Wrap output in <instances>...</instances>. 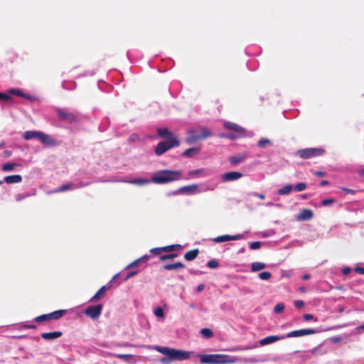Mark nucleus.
<instances>
[{
  "mask_svg": "<svg viewBox=\"0 0 364 364\" xmlns=\"http://www.w3.org/2000/svg\"><path fill=\"white\" fill-rule=\"evenodd\" d=\"M153 348L161 354L166 355V357L161 359V363L163 364H170L171 361L173 360H188L191 353V352L160 346H156Z\"/></svg>",
  "mask_w": 364,
  "mask_h": 364,
  "instance_id": "1",
  "label": "nucleus"
},
{
  "mask_svg": "<svg viewBox=\"0 0 364 364\" xmlns=\"http://www.w3.org/2000/svg\"><path fill=\"white\" fill-rule=\"evenodd\" d=\"M183 178L181 171L164 169L153 173L151 181L156 184H164Z\"/></svg>",
  "mask_w": 364,
  "mask_h": 364,
  "instance_id": "2",
  "label": "nucleus"
},
{
  "mask_svg": "<svg viewBox=\"0 0 364 364\" xmlns=\"http://www.w3.org/2000/svg\"><path fill=\"white\" fill-rule=\"evenodd\" d=\"M188 136L186 139L188 144H193L200 140L207 139L212 136L211 132L205 127H198L194 129H189L187 132Z\"/></svg>",
  "mask_w": 364,
  "mask_h": 364,
  "instance_id": "3",
  "label": "nucleus"
},
{
  "mask_svg": "<svg viewBox=\"0 0 364 364\" xmlns=\"http://www.w3.org/2000/svg\"><path fill=\"white\" fill-rule=\"evenodd\" d=\"M179 144L180 141L178 139H173L172 140L161 141L156 145L154 149V152L156 155L160 156L170 149L178 146Z\"/></svg>",
  "mask_w": 364,
  "mask_h": 364,
  "instance_id": "4",
  "label": "nucleus"
},
{
  "mask_svg": "<svg viewBox=\"0 0 364 364\" xmlns=\"http://www.w3.org/2000/svg\"><path fill=\"white\" fill-rule=\"evenodd\" d=\"M56 112L58 118L68 123H74L79 122L80 117L76 112H70L63 108H57Z\"/></svg>",
  "mask_w": 364,
  "mask_h": 364,
  "instance_id": "5",
  "label": "nucleus"
},
{
  "mask_svg": "<svg viewBox=\"0 0 364 364\" xmlns=\"http://www.w3.org/2000/svg\"><path fill=\"white\" fill-rule=\"evenodd\" d=\"M66 310H57L53 312L47 314H42L41 316H36L34 318V321L37 323H42L44 321H48L50 320H58L62 318L65 314Z\"/></svg>",
  "mask_w": 364,
  "mask_h": 364,
  "instance_id": "6",
  "label": "nucleus"
},
{
  "mask_svg": "<svg viewBox=\"0 0 364 364\" xmlns=\"http://www.w3.org/2000/svg\"><path fill=\"white\" fill-rule=\"evenodd\" d=\"M10 95L21 97L29 100H33L34 99L33 96L23 92L19 89L11 88L7 90V93L0 92V100H2L4 101H8L11 100V97Z\"/></svg>",
  "mask_w": 364,
  "mask_h": 364,
  "instance_id": "7",
  "label": "nucleus"
},
{
  "mask_svg": "<svg viewBox=\"0 0 364 364\" xmlns=\"http://www.w3.org/2000/svg\"><path fill=\"white\" fill-rule=\"evenodd\" d=\"M324 152L322 149L318 148H307L299 149L296 151V155L301 159H310L315 156H321Z\"/></svg>",
  "mask_w": 364,
  "mask_h": 364,
  "instance_id": "8",
  "label": "nucleus"
},
{
  "mask_svg": "<svg viewBox=\"0 0 364 364\" xmlns=\"http://www.w3.org/2000/svg\"><path fill=\"white\" fill-rule=\"evenodd\" d=\"M102 311V305L97 304L95 306H90L85 310V314L90 318L95 320L97 319Z\"/></svg>",
  "mask_w": 364,
  "mask_h": 364,
  "instance_id": "9",
  "label": "nucleus"
},
{
  "mask_svg": "<svg viewBox=\"0 0 364 364\" xmlns=\"http://www.w3.org/2000/svg\"><path fill=\"white\" fill-rule=\"evenodd\" d=\"M316 333V330L313 328H308V329H300V330H295L292 331L291 332H289L285 337L287 338H292V337H301L305 336L307 335H311Z\"/></svg>",
  "mask_w": 364,
  "mask_h": 364,
  "instance_id": "10",
  "label": "nucleus"
},
{
  "mask_svg": "<svg viewBox=\"0 0 364 364\" xmlns=\"http://www.w3.org/2000/svg\"><path fill=\"white\" fill-rule=\"evenodd\" d=\"M38 139L43 144L50 146H55L58 144L55 139H53L50 135L42 132H40Z\"/></svg>",
  "mask_w": 364,
  "mask_h": 364,
  "instance_id": "11",
  "label": "nucleus"
},
{
  "mask_svg": "<svg viewBox=\"0 0 364 364\" xmlns=\"http://www.w3.org/2000/svg\"><path fill=\"white\" fill-rule=\"evenodd\" d=\"M242 177V173L237 171L227 172L221 176L223 182L236 181Z\"/></svg>",
  "mask_w": 364,
  "mask_h": 364,
  "instance_id": "12",
  "label": "nucleus"
},
{
  "mask_svg": "<svg viewBox=\"0 0 364 364\" xmlns=\"http://www.w3.org/2000/svg\"><path fill=\"white\" fill-rule=\"evenodd\" d=\"M242 237H243V235L242 234H237V235H232V236H230L228 235H220L217 237H215L213 239V241L219 243V242H226V241H229V240H240V239H242Z\"/></svg>",
  "mask_w": 364,
  "mask_h": 364,
  "instance_id": "13",
  "label": "nucleus"
},
{
  "mask_svg": "<svg viewBox=\"0 0 364 364\" xmlns=\"http://www.w3.org/2000/svg\"><path fill=\"white\" fill-rule=\"evenodd\" d=\"M158 135L161 138L166 139L168 140H172L173 139H177L174 134L170 132L166 127L159 128L156 130Z\"/></svg>",
  "mask_w": 364,
  "mask_h": 364,
  "instance_id": "14",
  "label": "nucleus"
},
{
  "mask_svg": "<svg viewBox=\"0 0 364 364\" xmlns=\"http://www.w3.org/2000/svg\"><path fill=\"white\" fill-rule=\"evenodd\" d=\"M218 355H200V360L202 363L216 364L219 361L216 360Z\"/></svg>",
  "mask_w": 364,
  "mask_h": 364,
  "instance_id": "15",
  "label": "nucleus"
},
{
  "mask_svg": "<svg viewBox=\"0 0 364 364\" xmlns=\"http://www.w3.org/2000/svg\"><path fill=\"white\" fill-rule=\"evenodd\" d=\"M314 216L313 211L310 209H303L297 216L298 220H309Z\"/></svg>",
  "mask_w": 364,
  "mask_h": 364,
  "instance_id": "16",
  "label": "nucleus"
},
{
  "mask_svg": "<svg viewBox=\"0 0 364 364\" xmlns=\"http://www.w3.org/2000/svg\"><path fill=\"white\" fill-rule=\"evenodd\" d=\"M198 186L197 184H191L181 187L178 190V192L181 193L194 194L198 192Z\"/></svg>",
  "mask_w": 364,
  "mask_h": 364,
  "instance_id": "17",
  "label": "nucleus"
},
{
  "mask_svg": "<svg viewBox=\"0 0 364 364\" xmlns=\"http://www.w3.org/2000/svg\"><path fill=\"white\" fill-rule=\"evenodd\" d=\"M62 335L63 333L61 331H54L49 333H43L41 334V337L44 340L51 341L60 338V336H62Z\"/></svg>",
  "mask_w": 364,
  "mask_h": 364,
  "instance_id": "18",
  "label": "nucleus"
},
{
  "mask_svg": "<svg viewBox=\"0 0 364 364\" xmlns=\"http://www.w3.org/2000/svg\"><path fill=\"white\" fill-rule=\"evenodd\" d=\"M184 267H185L184 264H183L181 262H175L173 264H166L162 267L163 269H164V270H176V269H183Z\"/></svg>",
  "mask_w": 364,
  "mask_h": 364,
  "instance_id": "19",
  "label": "nucleus"
},
{
  "mask_svg": "<svg viewBox=\"0 0 364 364\" xmlns=\"http://www.w3.org/2000/svg\"><path fill=\"white\" fill-rule=\"evenodd\" d=\"M247 156L245 154H238L237 156H232L230 157L229 161L232 166L237 165L238 164L242 162Z\"/></svg>",
  "mask_w": 364,
  "mask_h": 364,
  "instance_id": "20",
  "label": "nucleus"
},
{
  "mask_svg": "<svg viewBox=\"0 0 364 364\" xmlns=\"http://www.w3.org/2000/svg\"><path fill=\"white\" fill-rule=\"evenodd\" d=\"M284 338V337H282V338ZM280 339H282V338L278 336H270L265 337L264 338L260 340L259 344L261 346H265V345L272 343L273 342L277 341Z\"/></svg>",
  "mask_w": 364,
  "mask_h": 364,
  "instance_id": "21",
  "label": "nucleus"
},
{
  "mask_svg": "<svg viewBox=\"0 0 364 364\" xmlns=\"http://www.w3.org/2000/svg\"><path fill=\"white\" fill-rule=\"evenodd\" d=\"M4 181L7 183H18L22 181L21 175H12L4 177Z\"/></svg>",
  "mask_w": 364,
  "mask_h": 364,
  "instance_id": "22",
  "label": "nucleus"
},
{
  "mask_svg": "<svg viewBox=\"0 0 364 364\" xmlns=\"http://www.w3.org/2000/svg\"><path fill=\"white\" fill-rule=\"evenodd\" d=\"M109 289V287H107L106 286L102 287L95 294V295L91 297L90 299V301L94 302L95 301L99 300L102 296H104L106 291Z\"/></svg>",
  "mask_w": 364,
  "mask_h": 364,
  "instance_id": "23",
  "label": "nucleus"
},
{
  "mask_svg": "<svg viewBox=\"0 0 364 364\" xmlns=\"http://www.w3.org/2000/svg\"><path fill=\"white\" fill-rule=\"evenodd\" d=\"M199 254V250L198 249H194L190 251H188L184 255V258L187 261H192L196 259Z\"/></svg>",
  "mask_w": 364,
  "mask_h": 364,
  "instance_id": "24",
  "label": "nucleus"
},
{
  "mask_svg": "<svg viewBox=\"0 0 364 364\" xmlns=\"http://www.w3.org/2000/svg\"><path fill=\"white\" fill-rule=\"evenodd\" d=\"M224 127L227 129L235 131L237 132H241L242 129V128L237 125V124L230 122H225L224 123Z\"/></svg>",
  "mask_w": 364,
  "mask_h": 364,
  "instance_id": "25",
  "label": "nucleus"
},
{
  "mask_svg": "<svg viewBox=\"0 0 364 364\" xmlns=\"http://www.w3.org/2000/svg\"><path fill=\"white\" fill-rule=\"evenodd\" d=\"M149 258H150V256L144 255L141 257L134 260V262H132V263L128 264L127 266L126 269H129L130 267H135V266L138 265L140 262H146L149 259Z\"/></svg>",
  "mask_w": 364,
  "mask_h": 364,
  "instance_id": "26",
  "label": "nucleus"
},
{
  "mask_svg": "<svg viewBox=\"0 0 364 364\" xmlns=\"http://www.w3.org/2000/svg\"><path fill=\"white\" fill-rule=\"evenodd\" d=\"M39 134L40 132L38 131H26L23 133V136L26 140H30L34 138L38 139Z\"/></svg>",
  "mask_w": 364,
  "mask_h": 364,
  "instance_id": "27",
  "label": "nucleus"
},
{
  "mask_svg": "<svg viewBox=\"0 0 364 364\" xmlns=\"http://www.w3.org/2000/svg\"><path fill=\"white\" fill-rule=\"evenodd\" d=\"M199 151H200L199 148H196V147L190 148V149L185 150L183 152L182 155L186 157H191V156L198 154Z\"/></svg>",
  "mask_w": 364,
  "mask_h": 364,
  "instance_id": "28",
  "label": "nucleus"
},
{
  "mask_svg": "<svg viewBox=\"0 0 364 364\" xmlns=\"http://www.w3.org/2000/svg\"><path fill=\"white\" fill-rule=\"evenodd\" d=\"M77 186L72 183H65L60 187H59L57 190H55L54 192L59 193V192H64L70 189L76 188Z\"/></svg>",
  "mask_w": 364,
  "mask_h": 364,
  "instance_id": "29",
  "label": "nucleus"
},
{
  "mask_svg": "<svg viewBox=\"0 0 364 364\" xmlns=\"http://www.w3.org/2000/svg\"><path fill=\"white\" fill-rule=\"evenodd\" d=\"M266 267L265 264L262 262H252L251 264V270L252 272H257L264 269Z\"/></svg>",
  "mask_w": 364,
  "mask_h": 364,
  "instance_id": "30",
  "label": "nucleus"
},
{
  "mask_svg": "<svg viewBox=\"0 0 364 364\" xmlns=\"http://www.w3.org/2000/svg\"><path fill=\"white\" fill-rule=\"evenodd\" d=\"M178 255L177 253H169V254H166V255H162L159 257V259L161 261L164 262V261H166V260H168V259H173L176 257H178Z\"/></svg>",
  "mask_w": 364,
  "mask_h": 364,
  "instance_id": "31",
  "label": "nucleus"
},
{
  "mask_svg": "<svg viewBox=\"0 0 364 364\" xmlns=\"http://www.w3.org/2000/svg\"><path fill=\"white\" fill-rule=\"evenodd\" d=\"M293 189V186L290 184L286 185L278 191L279 195L289 194Z\"/></svg>",
  "mask_w": 364,
  "mask_h": 364,
  "instance_id": "32",
  "label": "nucleus"
},
{
  "mask_svg": "<svg viewBox=\"0 0 364 364\" xmlns=\"http://www.w3.org/2000/svg\"><path fill=\"white\" fill-rule=\"evenodd\" d=\"M164 247H165L166 252H173V251L181 249L182 247V246L178 244L171 245H167V246H164Z\"/></svg>",
  "mask_w": 364,
  "mask_h": 364,
  "instance_id": "33",
  "label": "nucleus"
},
{
  "mask_svg": "<svg viewBox=\"0 0 364 364\" xmlns=\"http://www.w3.org/2000/svg\"><path fill=\"white\" fill-rule=\"evenodd\" d=\"M200 333L203 337L207 338H211L213 335L212 330L208 328L201 329Z\"/></svg>",
  "mask_w": 364,
  "mask_h": 364,
  "instance_id": "34",
  "label": "nucleus"
},
{
  "mask_svg": "<svg viewBox=\"0 0 364 364\" xmlns=\"http://www.w3.org/2000/svg\"><path fill=\"white\" fill-rule=\"evenodd\" d=\"M150 252L154 255H162V252H166L165 247H155L150 250Z\"/></svg>",
  "mask_w": 364,
  "mask_h": 364,
  "instance_id": "35",
  "label": "nucleus"
},
{
  "mask_svg": "<svg viewBox=\"0 0 364 364\" xmlns=\"http://www.w3.org/2000/svg\"><path fill=\"white\" fill-rule=\"evenodd\" d=\"M129 183L136 184V185H145L149 183V181L146 179H133L129 181Z\"/></svg>",
  "mask_w": 364,
  "mask_h": 364,
  "instance_id": "36",
  "label": "nucleus"
},
{
  "mask_svg": "<svg viewBox=\"0 0 364 364\" xmlns=\"http://www.w3.org/2000/svg\"><path fill=\"white\" fill-rule=\"evenodd\" d=\"M17 164H14V163H8V164H5L3 165L2 166V170L4 171H12L14 167L16 166Z\"/></svg>",
  "mask_w": 364,
  "mask_h": 364,
  "instance_id": "37",
  "label": "nucleus"
},
{
  "mask_svg": "<svg viewBox=\"0 0 364 364\" xmlns=\"http://www.w3.org/2000/svg\"><path fill=\"white\" fill-rule=\"evenodd\" d=\"M306 188V184L304 182L297 183L294 187V190L297 192L302 191Z\"/></svg>",
  "mask_w": 364,
  "mask_h": 364,
  "instance_id": "38",
  "label": "nucleus"
},
{
  "mask_svg": "<svg viewBox=\"0 0 364 364\" xmlns=\"http://www.w3.org/2000/svg\"><path fill=\"white\" fill-rule=\"evenodd\" d=\"M271 144V141L268 139H261L259 141H258L257 142V145L260 147H265L266 146L269 145Z\"/></svg>",
  "mask_w": 364,
  "mask_h": 364,
  "instance_id": "39",
  "label": "nucleus"
},
{
  "mask_svg": "<svg viewBox=\"0 0 364 364\" xmlns=\"http://www.w3.org/2000/svg\"><path fill=\"white\" fill-rule=\"evenodd\" d=\"M117 358L129 361L130 359L133 358L134 355L131 354H117L115 355Z\"/></svg>",
  "mask_w": 364,
  "mask_h": 364,
  "instance_id": "40",
  "label": "nucleus"
},
{
  "mask_svg": "<svg viewBox=\"0 0 364 364\" xmlns=\"http://www.w3.org/2000/svg\"><path fill=\"white\" fill-rule=\"evenodd\" d=\"M272 274L269 272H262L259 274V278L262 280H267L271 277Z\"/></svg>",
  "mask_w": 364,
  "mask_h": 364,
  "instance_id": "41",
  "label": "nucleus"
},
{
  "mask_svg": "<svg viewBox=\"0 0 364 364\" xmlns=\"http://www.w3.org/2000/svg\"><path fill=\"white\" fill-rule=\"evenodd\" d=\"M284 309V304L283 303L277 304L274 307V312L276 314H279L282 312Z\"/></svg>",
  "mask_w": 364,
  "mask_h": 364,
  "instance_id": "42",
  "label": "nucleus"
},
{
  "mask_svg": "<svg viewBox=\"0 0 364 364\" xmlns=\"http://www.w3.org/2000/svg\"><path fill=\"white\" fill-rule=\"evenodd\" d=\"M154 314L157 317L162 318L164 315V310L161 307H157L154 310Z\"/></svg>",
  "mask_w": 364,
  "mask_h": 364,
  "instance_id": "43",
  "label": "nucleus"
},
{
  "mask_svg": "<svg viewBox=\"0 0 364 364\" xmlns=\"http://www.w3.org/2000/svg\"><path fill=\"white\" fill-rule=\"evenodd\" d=\"M207 266L209 268H216L218 267V262L216 260L212 259L208 262Z\"/></svg>",
  "mask_w": 364,
  "mask_h": 364,
  "instance_id": "44",
  "label": "nucleus"
},
{
  "mask_svg": "<svg viewBox=\"0 0 364 364\" xmlns=\"http://www.w3.org/2000/svg\"><path fill=\"white\" fill-rule=\"evenodd\" d=\"M261 246V242L258 241L252 242L250 245V248L252 250L259 249Z\"/></svg>",
  "mask_w": 364,
  "mask_h": 364,
  "instance_id": "45",
  "label": "nucleus"
},
{
  "mask_svg": "<svg viewBox=\"0 0 364 364\" xmlns=\"http://www.w3.org/2000/svg\"><path fill=\"white\" fill-rule=\"evenodd\" d=\"M303 318L306 321H309L313 320V319L315 321H318V319L316 318H314V316L313 314H304Z\"/></svg>",
  "mask_w": 364,
  "mask_h": 364,
  "instance_id": "46",
  "label": "nucleus"
},
{
  "mask_svg": "<svg viewBox=\"0 0 364 364\" xmlns=\"http://www.w3.org/2000/svg\"><path fill=\"white\" fill-rule=\"evenodd\" d=\"M294 306L297 309H301L304 306V302L302 300H296L294 301Z\"/></svg>",
  "mask_w": 364,
  "mask_h": 364,
  "instance_id": "47",
  "label": "nucleus"
},
{
  "mask_svg": "<svg viewBox=\"0 0 364 364\" xmlns=\"http://www.w3.org/2000/svg\"><path fill=\"white\" fill-rule=\"evenodd\" d=\"M333 202H334V200L333 198H328V199H325V200H322L321 204L323 206H326L328 205L332 204Z\"/></svg>",
  "mask_w": 364,
  "mask_h": 364,
  "instance_id": "48",
  "label": "nucleus"
},
{
  "mask_svg": "<svg viewBox=\"0 0 364 364\" xmlns=\"http://www.w3.org/2000/svg\"><path fill=\"white\" fill-rule=\"evenodd\" d=\"M137 140H139V136H138L137 134H132L129 136V141H132V142H134V141H137Z\"/></svg>",
  "mask_w": 364,
  "mask_h": 364,
  "instance_id": "49",
  "label": "nucleus"
},
{
  "mask_svg": "<svg viewBox=\"0 0 364 364\" xmlns=\"http://www.w3.org/2000/svg\"><path fill=\"white\" fill-rule=\"evenodd\" d=\"M137 274V271H132L131 272H129L127 276L126 277L124 278V281H127V279H129V278L134 277V275H136Z\"/></svg>",
  "mask_w": 364,
  "mask_h": 364,
  "instance_id": "50",
  "label": "nucleus"
},
{
  "mask_svg": "<svg viewBox=\"0 0 364 364\" xmlns=\"http://www.w3.org/2000/svg\"><path fill=\"white\" fill-rule=\"evenodd\" d=\"M355 272L360 274H364V268L361 267H356L355 268Z\"/></svg>",
  "mask_w": 364,
  "mask_h": 364,
  "instance_id": "51",
  "label": "nucleus"
},
{
  "mask_svg": "<svg viewBox=\"0 0 364 364\" xmlns=\"http://www.w3.org/2000/svg\"><path fill=\"white\" fill-rule=\"evenodd\" d=\"M203 172V170L202 169H196V170H193V171H191L188 172V174L190 176H192V175H197L200 173Z\"/></svg>",
  "mask_w": 364,
  "mask_h": 364,
  "instance_id": "52",
  "label": "nucleus"
},
{
  "mask_svg": "<svg viewBox=\"0 0 364 364\" xmlns=\"http://www.w3.org/2000/svg\"><path fill=\"white\" fill-rule=\"evenodd\" d=\"M343 191H344L346 193L348 194H351V195H353L355 193V191L352 190V189H350V188H341Z\"/></svg>",
  "mask_w": 364,
  "mask_h": 364,
  "instance_id": "53",
  "label": "nucleus"
},
{
  "mask_svg": "<svg viewBox=\"0 0 364 364\" xmlns=\"http://www.w3.org/2000/svg\"><path fill=\"white\" fill-rule=\"evenodd\" d=\"M350 271H351V269L350 267H345L342 269V273L344 275H347L350 272Z\"/></svg>",
  "mask_w": 364,
  "mask_h": 364,
  "instance_id": "54",
  "label": "nucleus"
},
{
  "mask_svg": "<svg viewBox=\"0 0 364 364\" xmlns=\"http://www.w3.org/2000/svg\"><path fill=\"white\" fill-rule=\"evenodd\" d=\"M22 328H28H28L35 329V328H36V326L33 325V324L23 325V326H22Z\"/></svg>",
  "mask_w": 364,
  "mask_h": 364,
  "instance_id": "55",
  "label": "nucleus"
},
{
  "mask_svg": "<svg viewBox=\"0 0 364 364\" xmlns=\"http://www.w3.org/2000/svg\"><path fill=\"white\" fill-rule=\"evenodd\" d=\"M11 154H12V152L11 151L6 150L4 151V156L6 158L10 157L11 156Z\"/></svg>",
  "mask_w": 364,
  "mask_h": 364,
  "instance_id": "56",
  "label": "nucleus"
},
{
  "mask_svg": "<svg viewBox=\"0 0 364 364\" xmlns=\"http://www.w3.org/2000/svg\"><path fill=\"white\" fill-rule=\"evenodd\" d=\"M204 287H205L204 284H199L197 287V291L200 292L201 291H203L204 289Z\"/></svg>",
  "mask_w": 364,
  "mask_h": 364,
  "instance_id": "57",
  "label": "nucleus"
},
{
  "mask_svg": "<svg viewBox=\"0 0 364 364\" xmlns=\"http://www.w3.org/2000/svg\"><path fill=\"white\" fill-rule=\"evenodd\" d=\"M315 175L318 177H323L325 176V173L323 171H316Z\"/></svg>",
  "mask_w": 364,
  "mask_h": 364,
  "instance_id": "58",
  "label": "nucleus"
},
{
  "mask_svg": "<svg viewBox=\"0 0 364 364\" xmlns=\"http://www.w3.org/2000/svg\"><path fill=\"white\" fill-rule=\"evenodd\" d=\"M328 183H329L328 181L324 180V181H321L320 186H327Z\"/></svg>",
  "mask_w": 364,
  "mask_h": 364,
  "instance_id": "59",
  "label": "nucleus"
},
{
  "mask_svg": "<svg viewBox=\"0 0 364 364\" xmlns=\"http://www.w3.org/2000/svg\"><path fill=\"white\" fill-rule=\"evenodd\" d=\"M309 278H310V275H309V274H304V275L303 276V279H304V280H307V279H309Z\"/></svg>",
  "mask_w": 364,
  "mask_h": 364,
  "instance_id": "60",
  "label": "nucleus"
},
{
  "mask_svg": "<svg viewBox=\"0 0 364 364\" xmlns=\"http://www.w3.org/2000/svg\"><path fill=\"white\" fill-rule=\"evenodd\" d=\"M119 274H115V275L112 277V280H111L110 282H113V281H114L115 279H117L119 277Z\"/></svg>",
  "mask_w": 364,
  "mask_h": 364,
  "instance_id": "61",
  "label": "nucleus"
},
{
  "mask_svg": "<svg viewBox=\"0 0 364 364\" xmlns=\"http://www.w3.org/2000/svg\"><path fill=\"white\" fill-rule=\"evenodd\" d=\"M258 198H260V199H264V195L263 194H259L258 195Z\"/></svg>",
  "mask_w": 364,
  "mask_h": 364,
  "instance_id": "62",
  "label": "nucleus"
},
{
  "mask_svg": "<svg viewBox=\"0 0 364 364\" xmlns=\"http://www.w3.org/2000/svg\"><path fill=\"white\" fill-rule=\"evenodd\" d=\"M301 198L306 199L307 198V196L306 194H303V195H301Z\"/></svg>",
  "mask_w": 364,
  "mask_h": 364,
  "instance_id": "63",
  "label": "nucleus"
},
{
  "mask_svg": "<svg viewBox=\"0 0 364 364\" xmlns=\"http://www.w3.org/2000/svg\"><path fill=\"white\" fill-rule=\"evenodd\" d=\"M252 348H253L252 346H247V347L244 348L245 350H249V349H252Z\"/></svg>",
  "mask_w": 364,
  "mask_h": 364,
  "instance_id": "64",
  "label": "nucleus"
}]
</instances>
